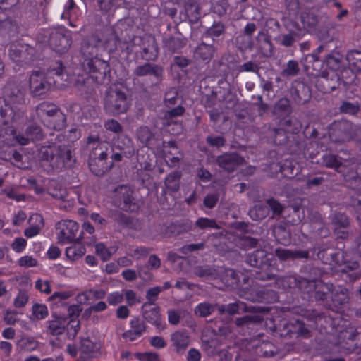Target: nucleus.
<instances>
[{"instance_id":"f257e3e1","label":"nucleus","mask_w":361,"mask_h":361,"mask_svg":"<svg viewBox=\"0 0 361 361\" xmlns=\"http://www.w3.org/2000/svg\"><path fill=\"white\" fill-rule=\"evenodd\" d=\"M11 87L8 85L4 89V96L0 97V115L6 126L1 129V135L5 137L4 142L8 146L20 144L26 145L30 140H39L42 137V130L36 125L27 128L26 135L17 134L16 129L23 118V98L19 91L11 92Z\"/></svg>"},{"instance_id":"f03ea898","label":"nucleus","mask_w":361,"mask_h":361,"mask_svg":"<svg viewBox=\"0 0 361 361\" xmlns=\"http://www.w3.org/2000/svg\"><path fill=\"white\" fill-rule=\"evenodd\" d=\"M103 49L100 40L96 36L90 37L82 47L83 68L99 83L104 82L109 73L108 63L98 56Z\"/></svg>"},{"instance_id":"7ed1b4c3","label":"nucleus","mask_w":361,"mask_h":361,"mask_svg":"<svg viewBox=\"0 0 361 361\" xmlns=\"http://www.w3.org/2000/svg\"><path fill=\"white\" fill-rule=\"evenodd\" d=\"M104 107L107 111L113 114L126 111L128 108V102L124 88L118 85L111 86L106 94Z\"/></svg>"},{"instance_id":"20e7f679","label":"nucleus","mask_w":361,"mask_h":361,"mask_svg":"<svg viewBox=\"0 0 361 361\" xmlns=\"http://www.w3.org/2000/svg\"><path fill=\"white\" fill-rule=\"evenodd\" d=\"M80 322L78 319H68L66 317L53 314L49 321L48 329L52 335L61 334L65 330L69 339H73L78 332Z\"/></svg>"},{"instance_id":"39448f33","label":"nucleus","mask_w":361,"mask_h":361,"mask_svg":"<svg viewBox=\"0 0 361 361\" xmlns=\"http://www.w3.org/2000/svg\"><path fill=\"white\" fill-rule=\"evenodd\" d=\"M37 114L42 121L49 128L60 130L64 127L65 116L53 104H40L37 108Z\"/></svg>"},{"instance_id":"423d86ee","label":"nucleus","mask_w":361,"mask_h":361,"mask_svg":"<svg viewBox=\"0 0 361 361\" xmlns=\"http://www.w3.org/2000/svg\"><path fill=\"white\" fill-rule=\"evenodd\" d=\"M42 158L47 161H54L58 165L62 164L68 166L72 159V154L71 149L65 145L43 147L40 150Z\"/></svg>"},{"instance_id":"0eeeda50","label":"nucleus","mask_w":361,"mask_h":361,"mask_svg":"<svg viewBox=\"0 0 361 361\" xmlns=\"http://www.w3.org/2000/svg\"><path fill=\"white\" fill-rule=\"evenodd\" d=\"M49 44L56 52H66L71 44L68 32L63 27L52 31L49 37Z\"/></svg>"},{"instance_id":"6e6552de","label":"nucleus","mask_w":361,"mask_h":361,"mask_svg":"<svg viewBox=\"0 0 361 361\" xmlns=\"http://www.w3.org/2000/svg\"><path fill=\"white\" fill-rule=\"evenodd\" d=\"M79 226L73 220H63L57 224L58 240L61 243H66L75 238Z\"/></svg>"},{"instance_id":"1a4fd4ad","label":"nucleus","mask_w":361,"mask_h":361,"mask_svg":"<svg viewBox=\"0 0 361 361\" xmlns=\"http://www.w3.org/2000/svg\"><path fill=\"white\" fill-rule=\"evenodd\" d=\"M52 82L47 80L44 75L39 71H34L30 77V87L35 95L41 94L45 90L49 88Z\"/></svg>"},{"instance_id":"9d476101","label":"nucleus","mask_w":361,"mask_h":361,"mask_svg":"<svg viewBox=\"0 0 361 361\" xmlns=\"http://www.w3.org/2000/svg\"><path fill=\"white\" fill-rule=\"evenodd\" d=\"M143 317L146 321L154 325L159 330L164 329V319L159 313L158 307H152L151 304H144Z\"/></svg>"},{"instance_id":"9b49d317","label":"nucleus","mask_w":361,"mask_h":361,"mask_svg":"<svg viewBox=\"0 0 361 361\" xmlns=\"http://www.w3.org/2000/svg\"><path fill=\"white\" fill-rule=\"evenodd\" d=\"M116 196L118 199V207L125 210H133L134 207H132V191L126 186H121L115 191Z\"/></svg>"},{"instance_id":"f8f14e48","label":"nucleus","mask_w":361,"mask_h":361,"mask_svg":"<svg viewBox=\"0 0 361 361\" xmlns=\"http://www.w3.org/2000/svg\"><path fill=\"white\" fill-rule=\"evenodd\" d=\"M30 226L24 231V235L29 238L36 236L44 226L43 218L40 214H33L28 219Z\"/></svg>"},{"instance_id":"ddd939ff","label":"nucleus","mask_w":361,"mask_h":361,"mask_svg":"<svg viewBox=\"0 0 361 361\" xmlns=\"http://www.w3.org/2000/svg\"><path fill=\"white\" fill-rule=\"evenodd\" d=\"M243 159L237 154H226L219 157L217 161L219 165L227 171H232L238 165L243 162Z\"/></svg>"},{"instance_id":"4468645a","label":"nucleus","mask_w":361,"mask_h":361,"mask_svg":"<svg viewBox=\"0 0 361 361\" xmlns=\"http://www.w3.org/2000/svg\"><path fill=\"white\" fill-rule=\"evenodd\" d=\"M145 330L144 323L138 318H134L130 321V329L125 333L126 338L133 341L140 336Z\"/></svg>"},{"instance_id":"2eb2a0df","label":"nucleus","mask_w":361,"mask_h":361,"mask_svg":"<svg viewBox=\"0 0 361 361\" xmlns=\"http://www.w3.org/2000/svg\"><path fill=\"white\" fill-rule=\"evenodd\" d=\"M114 146L117 149L123 150V154L127 157H131L135 152L131 140L124 135L118 137V140L114 142Z\"/></svg>"},{"instance_id":"dca6fc26","label":"nucleus","mask_w":361,"mask_h":361,"mask_svg":"<svg viewBox=\"0 0 361 361\" xmlns=\"http://www.w3.org/2000/svg\"><path fill=\"white\" fill-rule=\"evenodd\" d=\"M80 349L82 353L94 357L100 349V343L90 338H84L81 340Z\"/></svg>"},{"instance_id":"f3484780","label":"nucleus","mask_w":361,"mask_h":361,"mask_svg":"<svg viewBox=\"0 0 361 361\" xmlns=\"http://www.w3.org/2000/svg\"><path fill=\"white\" fill-rule=\"evenodd\" d=\"M171 341L178 352L184 350L190 343L189 336L180 331H176L171 335Z\"/></svg>"},{"instance_id":"a211bd4d","label":"nucleus","mask_w":361,"mask_h":361,"mask_svg":"<svg viewBox=\"0 0 361 361\" xmlns=\"http://www.w3.org/2000/svg\"><path fill=\"white\" fill-rule=\"evenodd\" d=\"M346 60L353 72L361 71V51L353 50L346 55Z\"/></svg>"},{"instance_id":"6ab92c4d","label":"nucleus","mask_w":361,"mask_h":361,"mask_svg":"<svg viewBox=\"0 0 361 361\" xmlns=\"http://www.w3.org/2000/svg\"><path fill=\"white\" fill-rule=\"evenodd\" d=\"M86 252L85 246L80 243H74L66 250V255L71 260H77L82 257Z\"/></svg>"},{"instance_id":"aec40b11","label":"nucleus","mask_w":361,"mask_h":361,"mask_svg":"<svg viewBox=\"0 0 361 361\" xmlns=\"http://www.w3.org/2000/svg\"><path fill=\"white\" fill-rule=\"evenodd\" d=\"M48 315V309L44 304L35 303L32 307V320H39L44 319Z\"/></svg>"},{"instance_id":"412c9836","label":"nucleus","mask_w":361,"mask_h":361,"mask_svg":"<svg viewBox=\"0 0 361 361\" xmlns=\"http://www.w3.org/2000/svg\"><path fill=\"white\" fill-rule=\"evenodd\" d=\"M276 252L279 258L281 259H288L295 257L306 258L308 256V253L306 251L293 252L289 250L278 249Z\"/></svg>"},{"instance_id":"4be33fe9","label":"nucleus","mask_w":361,"mask_h":361,"mask_svg":"<svg viewBox=\"0 0 361 361\" xmlns=\"http://www.w3.org/2000/svg\"><path fill=\"white\" fill-rule=\"evenodd\" d=\"M151 73H154L157 76H159L161 73V68L158 67H152L149 63H146L143 66H138L135 70V73L140 76H143Z\"/></svg>"},{"instance_id":"5701e85b","label":"nucleus","mask_w":361,"mask_h":361,"mask_svg":"<svg viewBox=\"0 0 361 361\" xmlns=\"http://www.w3.org/2000/svg\"><path fill=\"white\" fill-rule=\"evenodd\" d=\"M95 252L102 261H106L110 259L114 250L107 248L104 243H99L95 245Z\"/></svg>"},{"instance_id":"b1692460","label":"nucleus","mask_w":361,"mask_h":361,"mask_svg":"<svg viewBox=\"0 0 361 361\" xmlns=\"http://www.w3.org/2000/svg\"><path fill=\"white\" fill-rule=\"evenodd\" d=\"M180 174L178 172H173L169 174L165 180V184L167 188L172 191L178 190L179 188Z\"/></svg>"},{"instance_id":"393cba45","label":"nucleus","mask_w":361,"mask_h":361,"mask_svg":"<svg viewBox=\"0 0 361 361\" xmlns=\"http://www.w3.org/2000/svg\"><path fill=\"white\" fill-rule=\"evenodd\" d=\"M213 52L214 49L212 47L202 44L198 47L196 54L204 60H208L212 57Z\"/></svg>"},{"instance_id":"a878e982","label":"nucleus","mask_w":361,"mask_h":361,"mask_svg":"<svg viewBox=\"0 0 361 361\" xmlns=\"http://www.w3.org/2000/svg\"><path fill=\"white\" fill-rule=\"evenodd\" d=\"M214 310V306L209 303L203 302L195 307V313L201 317L209 315Z\"/></svg>"},{"instance_id":"bb28decb","label":"nucleus","mask_w":361,"mask_h":361,"mask_svg":"<svg viewBox=\"0 0 361 361\" xmlns=\"http://www.w3.org/2000/svg\"><path fill=\"white\" fill-rule=\"evenodd\" d=\"M18 264L20 267L30 268L37 265V260L30 255H24L18 259Z\"/></svg>"},{"instance_id":"cd10ccee","label":"nucleus","mask_w":361,"mask_h":361,"mask_svg":"<svg viewBox=\"0 0 361 361\" xmlns=\"http://www.w3.org/2000/svg\"><path fill=\"white\" fill-rule=\"evenodd\" d=\"M29 300V295L25 290H20L13 301V305L17 308L24 307Z\"/></svg>"},{"instance_id":"c85d7f7f","label":"nucleus","mask_w":361,"mask_h":361,"mask_svg":"<svg viewBox=\"0 0 361 361\" xmlns=\"http://www.w3.org/2000/svg\"><path fill=\"white\" fill-rule=\"evenodd\" d=\"M267 213V209L262 206H255L249 212L250 217L254 220H259L264 218Z\"/></svg>"},{"instance_id":"c756f323","label":"nucleus","mask_w":361,"mask_h":361,"mask_svg":"<svg viewBox=\"0 0 361 361\" xmlns=\"http://www.w3.org/2000/svg\"><path fill=\"white\" fill-rule=\"evenodd\" d=\"M139 140L143 144H147L152 137V133L147 127H141L137 133Z\"/></svg>"},{"instance_id":"7c9ffc66","label":"nucleus","mask_w":361,"mask_h":361,"mask_svg":"<svg viewBox=\"0 0 361 361\" xmlns=\"http://www.w3.org/2000/svg\"><path fill=\"white\" fill-rule=\"evenodd\" d=\"M123 300V290L122 292L114 291L107 295V302L110 305H117Z\"/></svg>"},{"instance_id":"2f4dec72","label":"nucleus","mask_w":361,"mask_h":361,"mask_svg":"<svg viewBox=\"0 0 361 361\" xmlns=\"http://www.w3.org/2000/svg\"><path fill=\"white\" fill-rule=\"evenodd\" d=\"M244 308L243 303H232L227 306L221 305L219 307V311L221 312H227L229 314H235Z\"/></svg>"},{"instance_id":"473e14b6","label":"nucleus","mask_w":361,"mask_h":361,"mask_svg":"<svg viewBox=\"0 0 361 361\" xmlns=\"http://www.w3.org/2000/svg\"><path fill=\"white\" fill-rule=\"evenodd\" d=\"M332 221L335 227H342L345 228L349 224L348 217L343 214H336L334 216Z\"/></svg>"},{"instance_id":"72a5a7b5","label":"nucleus","mask_w":361,"mask_h":361,"mask_svg":"<svg viewBox=\"0 0 361 361\" xmlns=\"http://www.w3.org/2000/svg\"><path fill=\"white\" fill-rule=\"evenodd\" d=\"M126 296V300L128 305L132 306L136 303L140 302V297L137 295V294L132 290L130 289H124L123 290V296Z\"/></svg>"},{"instance_id":"f704fd0d","label":"nucleus","mask_w":361,"mask_h":361,"mask_svg":"<svg viewBox=\"0 0 361 361\" xmlns=\"http://www.w3.org/2000/svg\"><path fill=\"white\" fill-rule=\"evenodd\" d=\"M195 225L200 228H217V224L214 220L207 218H200L196 221Z\"/></svg>"},{"instance_id":"c9c22d12","label":"nucleus","mask_w":361,"mask_h":361,"mask_svg":"<svg viewBox=\"0 0 361 361\" xmlns=\"http://www.w3.org/2000/svg\"><path fill=\"white\" fill-rule=\"evenodd\" d=\"M12 250L16 253H21L27 246V241L23 238H16L11 245Z\"/></svg>"},{"instance_id":"e433bc0d","label":"nucleus","mask_w":361,"mask_h":361,"mask_svg":"<svg viewBox=\"0 0 361 361\" xmlns=\"http://www.w3.org/2000/svg\"><path fill=\"white\" fill-rule=\"evenodd\" d=\"M20 347L27 351H32L37 347V341L32 338H23L20 341Z\"/></svg>"},{"instance_id":"4c0bfd02","label":"nucleus","mask_w":361,"mask_h":361,"mask_svg":"<svg viewBox=\"0 0 361 361\" xmlns=\"http://www.w3.org/2000/svg\"><path fill=\"white\" fill-rule=\"evenodd\" d=\"M134 357L140 361H159L158 356L153 353H137Z\"/></svg>"},{"instance_id":"58836bf2","label":"nucleus","mask_w":361,"mask_h":361,"mask_svg":"<svg viewBox=\"0 0 361 361\" xmlns=\"http://www.w3.org/2000/svg\"><path fill=\"white\" fill-rule=\"evenodd\" d=\"M35 288L42 293L49 294L51 292L50 282L48 280L39 279L35 282Z\"/></svg>"},{"instance_id":"ea45409f","label":"nucleus","mask_w":361,"mask_h":361,"mask_svg":"<svg viewBox=\"0 0 361 361\" xmlns=\"http://www.w3.org/2000/svg\"><path fill=\"white\" fill-rule=\"evenodd\" d=\"M104 127L106 130L118 133L122 131V126L114 119H110L105 122Z\"/></svg>"},{"instance_id":"a19ab883","label":"nucleus","mask_w":361,"mask_h":361,"mask_svg":"<svg viewBox=\"0 0 361 361\" xmlns=\"http://www.w3.org/2000/svg\"><path fill=\"white\" fill-rule=\"evenodd\" d=\"M298 64L295 61H289L286 68L283 71L286 75H295L298 73Z\"/></svg>"},{"instance_id":"79ce46f5","label":"nucleus","mask_w":361,"mask_h":361,"mask_svg":"<svg viewBox=\"0 0 361 361\" xmlns=\"http://www.w3.org/2000/svg\"><path fill=\"white\" fill-rule=\"evenodd\" d=\"M162 290V288L159 286L153 287L148 290L147 293V298L150 302L149 304H152L156 300L157 295Z\"/></svg>"},{"instance_id":"37998d69","label":"nucleus","mask_w":361,"mask_h":361,"mask_svg":"<svg viewBox=\"0 0 361 361\" xmlns=\"http://www.w3.org/2000/svg\"><path fill=\"white\" fill-rule=\"evenodd\" d=\"M343 112L354 114L358 111L359 106L357 104H351L350 102H344L341 106Z\"/></svg>"},{"instance_id":"c03bdc74","label":"nucleus","mask_w":361,"mask_h":361,"mask_svg":"<svg viewBox=\"0 0 361 361\" xmlns=\"http://www.w3.org/2000/svg\"><path fill=\"white\" fill-rule=\"evenodd\" d=\"M4 320L7 324H14L17 321V313L13 310L5 311Z\"/></svg>"},{"instance_id":"a18cd8bd","label":"nucleus","mask_w":361,"mask_h":361,"mask_svg":"<svg viewBox=\"0 0 361 361\" xmlns=\"http://www.w3.org/2000/svg\"><path fill=\"white\" fill-rule=\"evenodd\" d=\"M26 218L27 216L25 212L20 210L18 211L13 216L12 223L14 226H20L25 221Z\"/></svg>"},{"instance_id":"49530a36","label":"nucleus","mask_w":361,"mask_h":361,"mask_svg":"<svg viewBox=\"0 0 361 361\" xmlns=\"http://www.w3.org/2000/svg\"><path fill=\"white\" fill-rule=\"evenodd\" d=\"M72 295L73 293L71 291H59L54 293L51 296V299L60 302L69 298Z\"/></svg>"},{"instance_id":"de8ad7c7","label":"nucleus","mask_w":361,"mask_h":361,"mask_svg":"<svg viewBox=\"0 0 361 361\" xmlns=\"http://www.w3.org/2000/svg\"><path fill=\"white\" fill-rule=\"evenodd\" d=\"M151 345L156 348H162L166 346V341L161 336H152L149 338Z\"/></svg>"},{"instance_id":"09e8293b","label":"nucleus","mask_w":361,"mask_h":361,"mask_svg":"<svg viewBox=\"0 0 361 361\" xmlns=\"http://www.w3.org/2000/svg\"><path fill=\"white\" fill-rule=\"evenodd\" d=\"M90 293L88 290L81 292L76 296V301L80 305L86 304L91 300Z\"/></svg>"},{"instance_id":"8fccbe9b","label":"nucleus","mask_w":361,"mask_h":361,"mask_svg":"<svg viewBox=\"0 0 361 361\" xmlns=\"http://www.w3.org/2000/svg\"><path fill=\"white\" fill-rule=\"evenodd\" d=\"M81 311H82V308H80V307L79 305H71L68 309V313L69 317L67 318L68 319H78L77 318Z\"/></svg>"},{"instance_id":"3c124183","label":"nucleus","mask_w":361,"mask_h":361,"mask_svg":"<svg viewBox=\"0 0 361 361\" xmlns=\"http://www.w3.org/2000/svg\"><path fill=\"white\" fill-rule=\"evenodd\" d=\"M49 74L50 75H55L57 77V78L60 77L63 78L64 76V74L62 63L61 62H56V68L51 69L49 71Z\"/></svg>"},{"instance_id":"603ef678","label":"nucleus","mask_w":361,"mask_h":361,"mask_svg":"<svg viewBox=\"0 0 361 361\" xmlns=\"http://www.w3.org/2000/svg\"><path fill=\"white\" fill-rule=\"evenodd\" d=\"M207 140L210 145L216 147H220L224 144V140L221 136H209Z\"/></svg>"},{"instance_id":"864d4df0","label":"nucleus","mask_w":361,"mask_h":361,"mask_svg":"<svg viewBox=\"0 0 361 361\" xmlns=\"http://www.w3.org/2000/svg\"><path fill=\"white\" fill-rule=\"evenodd\" d=\"M2 192L6 194L7 197L11 199H14L18 202L22 200L23 199L22 195H17L15 190L12 188H6L2 190Z\"/></svg>"},{"instance_id":"5fc2aeb1","label":"nucleus","mask_w":361,"mask_h":361,"mask_svg":"<svg viewBox=\"0 0 361 361\" xmlns=\"http://www.w3.org/2000/svg\"><path fill=\"white\" fill-rule=\"evenodd\" d=\"M47 255L49 259H56L60 256L61 251L57 247L51 246L47 250Z\"/></svg>"},{"instance_id":"6e6d98bb","label":"nucleus","mask_w":361,"mask_h":361,"mask_svg":"<svg viewBox=\"0 0 361 361\" xmlns=\"http://www.w3.org/2000/svg\"><path fill=\"white\" fill-rule=\"evenodd\" d=\"M91 300L102 299L105 297L106 292L102 289L92 290L90 289Z\"/></svg>"},{"instance_id":"4d7b16f0","label":"nucleus","mask_w":361,"mask_h":361,"mask_svg":"<svg viewBox=\"0 0 361 361\" xmlns=\"http://www.w3.org/2000/svg\"><path fill=\"white\" fill-rule=\"evenodd\" d=\"M130 311L125 305L120 306L116 310V316L119 319H126L129 316Z\"/></svg>"},{"instance_id":"13d9d810","label":"nucleus","mask_w":361,"mask_h":361,"mask_svg":"<svg viewBox=\"0 0 361 361\" xmlns=\"http://www.w3.org/2000/svg\"><path fill=\"white\" fill-rule=\"evenodd\" d=\"M23 51L18 50L16 46H12L10 49V57L12 60L18 61L21 58Z\"/></svg>"},{"instance_id":"bf43d9fd","label":"nucleus","mask_w":361,"mask_h":361,"mask_svg":"<svg viewBox=\"0 0 361 361\" xmlns=\"http://www.w3.org/2000/svg\"><path fill=\"white\" fill-rule=\"evenodd\" d=\"M218 197L214 195H207L204 201V205L207 207L212 208L215 206L217 202Z\"/></svg>"},{"instance_id":"052dcab7","label":"nucleus","mask_w":361,"mask_h":361,"mask_svg":"<svg viewBox=\"0 0 361 361\" xmlns=\"http://www.w3.org/2000/svg\"><path fill=\"white\" fill-rule=\"evenodd\" d=\"M201 355L200 352L194 348L190 349L188 353V360L189 361H200Z\"/></svg>"},{"instance_id":"680f3d73","label":"nucleus","mask_w":361,"mask_h":361,"mask_svg":"<svg viewBox=\"0 0 361 361\" xmlns=\"http://www.w3.org/2000/svg\"><path fill=\"white\" fill-rule=\"evenodd\" d=\"M268 204L274 214H280L282 212V206L277 201L271 200H269Z\"/></svg>"},{"instance_id":"e2e57ef3","label":"nucleus","mask_w":361,"mask_h":361,"mask_svg":"<svg viewBox=\"0 0 361 361\" xmlns=\"http://www.w3.org/2000/svg\"><path fill=\"white\" fill-rule=\"evenodd\" d=\"M106 307H107V305L104 302H99L97 303L96 305L90 307L89 309L87 310V311L98 312L104 311V310L106 309Z\"/></svg>"},{"instance_id":"0e129e2a","label":"nucleus","mask_w":361,"mask_h":361,"mask_svg":"<svg viewBox=\"0 0 361 361\" xmlns=\"http://www.w3.org/2000/svg\"><path fill=\"white\" fill-rule=\"evenodd\" d=\"M183 108L178 106L166 114V117L169 118H173L174 116H180L183 113Z\"/></svg>"},{"instance_id":"69168bd1","label":"nucleus","mask_w":361,"mask_h":361,"mask_svg":"<svg viewBox=\"0 0 361 361\" xmlns=\"http://www.w3.org/2000/svg\"><path fill=\"white\" fill-rule=\"evenodd\" d=\"M123 278L127 281H133L137 278V274L134 270L126 269L122 272Z\"/></svg>"},{"instance_id":"338daca9","label":"nucleus","mask_w":361,"mask_h":361,"mask_svg":"<svg viewBox=\"0 0 361 361\" xmlns=\"http://www.w3.org/2000/svg\"><path fill=\"white\" fill-rule=\"evenodd\" d=\"M295 41L293 33L283 35L282 37V44L286 47L290 46Z\"/></svg>"},{"instance_id":"774afa93","label":"nucleus","mask_w":361,"mask_h":361,"mask_svg":"<svg viewBox=\"0 0 361 361\" xmlns=\"http://www.w3.org/2000/svg\"><path fill=\"white\" fill-rule=\"evenodd\" d=\"M148 264L152 269H157L160 267V259L155 255H151L149 257Z\"/></svg>"}]
</instances>
